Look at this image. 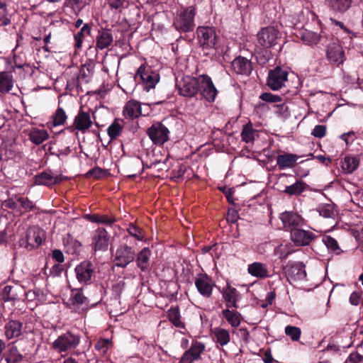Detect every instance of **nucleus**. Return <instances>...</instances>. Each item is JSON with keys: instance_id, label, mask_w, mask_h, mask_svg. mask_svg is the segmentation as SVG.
<instances>
[{"instance_id": "nucleus-1", "label": "nucleus", "mask_w": 363, "mask_h": 363, "mask_svg": "<svg viewBox=\"0 0 363 363\" xmlns=\"http://www.w3.org/2000/svg\"><path fill=\"white\" fill-rule=\"evenodd\" d=\"M196 8L194 6L182 7L177 12L173 26L180 33H189L194 30Z\"/></svg>"}, {"instance_id": "nucleus-2", "label": "nucleus", "mask_w": 363, "mask_h": 363, "mask_svg": "<svg viewBox=\"0 0 363 363\" xmlns=\"http://www.w3.org/2000/svg\"><path fill=\"white\" fill-rule=\"evenodd\" d=\"M197 40L199 46L203 50H216L219 38L215 28L212 26H199L196 29Z\"/></svg>"}, {"instance_id": "nucleus-3", "label": "nucleus", "mask_w": 363, "mask_h": 363, "mask_svg": "<svg viewBox=\"0 0 363 363\" xmlns=\"http://www.w3.org/2000/svg\"><path fill=\"white\" fill-rule=\"evenodd\" d=\"M80 335L69 331L59 335L51 344V348L58 353L74 350L79 345Z\"/></svg>"}, {"instance_id": "nucleus-4", "label": "nucleus", "mask_w": 363, "mask_h": 363, "mask_svg": "<svg viewBox=\"0 0 363 363\" xmlns=\"http://www.w3.org/2000/svg\"><path fill=\"white\" fill-rule=\"evenodd\" d=\"M279 34V31L273 26L262 28L257 34L255 50L257 52H261L262 50L275 45Z\"/></svg>"}, {"instance_id": "nucleus-5", "label": "nucleus", "mask_w": 363, "mask_h": 363, "mask_svg": "<svg viewBox=\"0 0 363 363\" xmlns=\"http://www.w3.org/2000/svg\"><path fill=\"white\" fill-rule=\"evenodd\" d=\"M134 79L137 82L142 83L144 89L149 91L150 89L155 88L160 80V76L150 67L143 64L138 69Z\"/></svg>"}, {"instance_id": "nucleus-6", "label": "nucleus", "mask_w": 363, "mask_h": 363, "mask_svg": "<svg viewBox=\"0 0 363 363\" xmlns=\"http://www.w3.org/2000/svg\"><path fill=\"white\" fill-rule=\"evenodd\" d=\"M45 239V233L39 227L34 225L29 228L26 235L19 240V245L31 250L40 246Z\"/></svg>"}, {"instance_id": "nucleus-7", "label": "nucleus", "mask_w": 363, "mask_h": 363, "mask_svg": "<svg viewBox=\"0 0 363 363\" xmlns=\"http://www.w3.org/2000/svg\"><path fill=\"white\" fill-rule=\"evenodd\" d=\"M89 299L84 296L82 289H72L69 298L65 301L66 306L72 311L82 313L87 308Z\"/></svg>"}, {"instance_id": "nucleus-8", "label": "nucleus", "mask_w": 363, "mask_h": 363, "mask_svg": "<svg viewBox=\"0 0 363 363\" xmlns=\"http://www.w3.org/2000/svg\"><path fill=\"white\" fill-rule=\"evenodd\" d=\"M297 36L304 45L312 48L319 44L325 45L328 41V37L323 30L317 33L308 29H301L298 31Z\"/></svg>"}, {"instance_id": "nucleus-9", "label": "nucleus", "mask_w": 363, "mask_h": 363, "mask_svg": "<svg viewBox=\"0 0 363 363\" xmlns=\"http://www.w3.org/2000/svg\"><path fill=\"white\" fill-rule=\"evenodd\" d=\"M199 93L201 98L208 102L213 103L215 101L218 91L208 75H199Z\"/></svg>"}, {"instance_id": "nucleus-10", "label": "nucleus", "mask_w": 363, "mask_h": 363, "mask_svg": "<svg viewBox=\"0 0 363 363\" xmlns=\"http://www.w3.org/2000/svg\"><path fill=\"white\" fill-rule=\"evenodd\" d=\"M199 76L194 77L191 76L184 77L177 84L179 93L185 97L191 98L199 93Z\"/></svg>"}, {"instance_id": "nucleus-11", "label": "nucleus", "mask_w": 363, "mask_h": 363, "mask_svg": "<svg viewBox=\"0 0 363 363\" xmlns=\"http://www.w3.org/2000/svg\"><path fill=\"white\" fill-rule=\"evenodd\" d=\"M326 57L330 64L336 66L342 65L346 60L343 48L337 40L327 45Z\"/></svg>"}, {"instance_id": "nucleus-12", "label": "nucleus", "mask_w": 363, "mask_h": 363, "mask_svg": "<svg viewBox=\"0 0 363 363\" xmlns=\"http://www.w3.org/2000/svg\"><path fill=\"white\" fill-rule=\"evenodd\" d=\"M135 258V252L133 247L127 245L119 246L114 255L115 265L124 268L132 262Z\"/></svg>"}, {"instance_id": "nucleus-13", "label": "nucleus", "mask_w": 363, "mask_h": 363, "mask_svg": "<svg viewBox=\"0 0 363 363\" xmlns=\"http://www.w3.org/2000/svg\"><path fill=\"white\" fill-rule=\"evenodd\" d=\"M150 140L155 145H163L169 140V131L161 123H153L147 130Z\"/></svg>"}, {"instance_id": "nucleus-14", "label": "nucleus", "mask_w": 363, "mask_h": 363, "mask_svg": "<svg viewBox=\"0 0 363 363\" xmlns=\"http://www.w3.org/2000/svg\"><path fill=\"white\" fill-rule=\"evenodd\" d=\"M288 72L277 67L270 70L267 78V85L272 90H279L287 81Z\"/></svg>"}, {"instance_id": "nucleus-15", "label": "nucleus", "mask_w": 363, "mask_h": 363, "mask_svg": "<svg viewBox=\"0 0 363 363\" xmlns=\"http://www.w3.org/2000/svg\"><path fill=\"white\" fill-rule=\"evenodd\" d=\"M110 235L103 228H98L91 238V246L94 251H106L109 244Z\"/></svg>"}, {"instance_id": "nucleus-16", "label": "nucleus", "mask_w": 363, "mask_h": 363, "mask_svg": "<svg viewBox=\"0 0 363 363\" xmlns=\"http://www.w3.org/2000/svg\"><path fill=\"white\" fill-rule=\"evenodd\" d=\"M205 349L204 343L197 340L192 341L190 348L185 351L182 355L180 363H193L194 361L199 359Z\"/></svg>"}, {"instance_id": "nucleus-17", "label": "nucleus", "mask_w": 363, "mask_h": 363, "mask_svg": "<svg viewBox=\"0 0 363 363\" xmlns=\"http://www.w3.org/2000/svg\"><path fill=\"white\" fill-rule=\"evenodd\" d=\"M316 238V235L309 231L295 228L291 230V239L296 246H307Z\"/></svg>"}, {"instance_id": "nucleus-18", "label": "nucleus", "mask_w": 363, "mask_h": 363, "mask_svg": "<svg viewBox=\"0 0 363 363\" xmlns=\"http://www.w3.org/2000/svg\"><path fill=\"white\" fill-rule=\"evenodd\" d=\"M195 286L202 296L210 298L212 295L215 283L208 275L199 274L195 279Z\"/></svg>"}, {"instance_id": "nucleus-19", "label": "nucleus", "mask_w": 363, "mask_h": 363, "mask_svg": "<svg viewBox=\"0 0 363 363\" xmlns=\"http://www.w3.org/2000/svg\"><path fill=\"white\" fill-rule=\"evenodd\" d=\"M92 125V121L89 112L80 108L74 117L73 128L77 131L85 133Z\"/></svg>"}, {"instance_id": "nucleus-20", "label": "nucleus", "mask_w": 363, "mask_h": 363, "mask_svg": "<svg viewBox=\"0 0 363 363\" xmlns=\"http://www.w3.org/2000/svg\"><path fill=\"white\" fill-rule=\"evenodd\" d=\"M280 219L283 223L284 228L291 230L295 228L301 227L304 223L303 218L294 212L286 211L280 215Z\"/></svg>"}, {"instance_id": "nucleus-21", "label": "nucleus", "mask_w": 363, "mask_h": 363, "mask_svg": "<svg viewBox=\"0 0 363 363\" xmlns=\"http://www.w3.org/2000/svg\"><path fill=\"white\" fill-rule=\"evenodd\" d=\"M75 273L77 279L80 283L86 284L91 281L94 268L90 262H83L76 267Z\"/></svg>"}, {"instance_id": "nucleus-22", "label": "nucleus", "mask_w": 363, "mask_h": 363, "mask_svg": "<svg viewBox=\"0 0 363 363\" xmlns=\"http://www.w3.org/2000/svg\"><path fill=\"white\" fill-rule=\"evenodd\" d=\"M232 69L238 74L249 75L252 69V62L244 57H236L231 63Z\"/></svg>"}, {"instance_id": "nucleus-23", "label": "nucleus", "mask_w": 363, "mask_h": 363, "mask_svg": "<svg viewBox=\"0 0 363 363\" xmlns=\"http://www.w3.org/2000/svg\"><path fill=\"white\" fill-rule=\"evenodd\" d=\"M247 272L251 276L258 279H266L272 277L267 264L259 262H255L248 264Z\"/></svg>"}, {"instance_id": "nucleus-24", "label": "nucleus", "mask_w": 363, "mask_h": 363, "mask_svg": "<svg viewBox=\"0 0 363 363\" xmlns=\"http://www.w3.org/2000/svg\"><path fill=\"white\" fill-rule=\"evenodd\" d=\"M23 331V323L18 320H9L4 325V335L7 340L20 337Z\"/></svg>"}, {"instance_id": "nucleus-25", "label": "nucleus", "mask_w": 363, "mask_h": 363, "mask_svg": "<svg viewBox=\"0 0 363 363\" xmlns=\"http://www.w3.org/2000/svg\"><path fill=\"white\" fill-rule=\"evenodd\" d=\"M288 278L293 281L303 280L306 277L305 265L302 262H295L287 266Z\"/></svg>"}, {"instance_id": "nucleus-26", "label": "nucleus", "mask_w": 363, "mask_h": 363, "mask_svg": "<svg viewBox=\"0 0 363 363\" xmlns=\"http://www.w3.org/2000/svg\"><path fill=\"white\" fill-rule=\"evenodd\" d=\"M222 295L225 301H227V306L238 308V301L240 298L238 291L228 284L223 289Z\"/></svg>"}, {"instance_id": "nucleus-27", "label": "nucleus", "mask_w": 363, "mask_h": 363, "mask_svg": "<svg viewBox=\"0 0 363 363\" xmlns=\"http://www.w3.org/2000/svg\"><path fill=\"white\" fill-rule=\"evenodd\" d=\"M298 157L295 154L285 153L277 157V164L279 169L292 168L296 164Z\"/></svg>"}, {"instance_id": "nucleus-28", "label": "nucleus", "mask_w": 363, "mask_h": 363, "mask_svg": "<svg viewBox=\"0 0 363 363\" xmlns=\"http://www.w3.org/2000/svg\"><path fill=\"white\" fill-rule=\"evenodd\" d=\"M60 176H54L50 172H43L34 177V184L36 185L50 186L60 182Z\"/></svg>"}, {"instance_id": "nucleus-29", "label": "nucleus", "mask_w": 363, "mask_h": 363, "mask_svg": "<svg viewBox=\"0 0 363 363\" xmlns=\"http://www.w3.org/2000/svg\"><path fill=\"white\" fill-rule=\"evenodd\" d=\"M123 116L128 118H135L142 115L141 104L137 101H128L123 108Z\"/></svg>"}, {"instance_id": "nucleus-30", "label": "nucleus", "mask_w": 363, "mask_h": 363, "mask_svg": "<svg viewBox=\"0 0 363 363\" xmlns=\"http://www.w3.org/2000/svg\"><path fill=\"white\" fill-rule=\"evenodd\" d=\"M113 35L109 30H99L96 38V49L104 50L110 46L113 42Z\"/></svg>"}, {"instance_id": "nucleus-31", "label": "nucleus", "mask_w": 363, "mask_h": 363, "mask_svg": "<svg viewBox=\"0 0 363 363\" xmlns=\"http://www.w3.org/2000/svg\"><path fill=\"white\" fill-rule=\"evenodd\" d=\"M49 138V133L44 128H33L28 133V139L35 145H40Z\"/></svg>"}, {"instance_id": "nucleus-32", "label": "nucleus", "mask_w": 363, "mask_h": 363, "mask_svg": "<svg viewBox=\"0 0 363 363\" xmlns=\"http://www.w3.org/2000/svg\"><path fill=\"white\" fill-rule=\"evenodd\" d=\"M167 317L176 328L185 329V324L182 319L178 306L170 307L167 311Z\"/></svg>"}, {"instance_id": "nucleus-33", "label": "nucleus", "mask_w": 363, "mask_h": 363, "mask_svg": "<svg viewBox=\"0 0 363 363\" xmlns=\"http://www.w3.org/2000/svg\"><path fill=\"white\" fill-rule=\"evenodd\" d=\"M150 256L151 251L148 247H145L138 252L136 257V263L141 271L146 272L149 269Z\"/></svg>"}, {"instance_id": "nucleus-34", "label": "nucleus", "mask_w": 363, "mask_h": 363, "mask_svg": "<svg viewBox=\"0 0 363 363\" xmlns=\"http://www.w3.org/2000/svg\"><path fill=\"white\" fill-rule=\"evenodd\" d=\"M215 341L220 346L226 345L230 340V333L228 330L220 327H216L211 330Z\"/></svg>"}, {"instance_id": "nucleus-35", "label": "nucleus", "mask_w": 363, "mask_h": 363, "mask_svg": "<svg viewBox=\"0 0 363 363\" xmlns=\"http://www.w3.org/2000/svg\"><path fill=\"white\" fill-rule=\"evenodd\" d=\"M16 199L18 204L19 210H18V213L19 215H23L36 208L34 202L30 201L28 197L16 195Z\"/></svg>"}, {"instance_id": "nucleus-36", "label": "nucleus", "mask_w": 363, "mask_h": 363, "mask_svg": "<svg viewBox=\"0 0 363 363\" xmlns=\"http://www.w3.org/2000/svg\"><path fill=\"white\" fill-rule=\"evenodd\" d=\"M13 86V76L8 72H0V93L9 92Z\"/></svg>"}, {"instance_id": "nucleus-37", "label": "nucleus", "mask_w": 363, "mask_h": 363, "mask_svg": "<svg viewBox=\"0 0 363 363\" xmlns=\"http://www.w3.org/2000/svg\"><path fill=\"white\" fill-rule=\"evenodd\" d=\"M67 119L65 111L62 107H58L51 116V120L48 123V126L55 127L63 125Z\"/></svg>"}, {"instance_id": "nucleus-38", "label": "nucleus", "mask_w": 363, "mask_h": 363, "mask_svg": "<svg viewBox=\"0 0 363 363\" xmlns=\"http://www.w3.org/2000/svg\"><path fill=\"white\" fill-rule=\"evenodd\" d=\"M124 122L123 120L116 118L108 126L107 133L111 140H116L121 135L123 130Z\"/></svg>"}, {"instance_id": "nucleus-39", "label": "nucleus", "mask_w": 363, "mask_h": 363, "mask_svg": "<svg viewBox=\"0 0 363 363\" xmlns=\"http://www.w3.org/2000/svg\"><path fill=\"white\" fill-rule=\"evenodd\" d=\"M223 317L233 328H237L241 322V315L236 311L226 308L222 311Z\"/></svg>"}, {"instance_id": "nucleus-40", "label": "nucleus", "mask_w": 363, "mask_h": 363, "mask_svg": "<svg viewBox=\"0 0 363 363\" xmlns=\"http://www.w3.org/2000/svg\"><path fill=\"white\" fill-rule=\"evenodd\" d=\"M306 186L307 184L305 182L301 180H297L292 184L286 186L283 192L289 196H298L306 189Z\"/></svg>"}, {"instance_id": "nucleus-41", "label": "nucleus", "mask_w": 363, "mask_h": 363, "mask_svg": "<svg viewBox=\"0 0 363 363\" xmlns=\"http://www.w3.org/2000/svg\"><path fill=\"white\" fill-rule=\"evenodd\" d=\"M359 164V160L355 157H345L342 162L341 167L346 174L355 171Z\"/></svg>"}, {"instance_id": "nucleus-42", "label": "nucleus", "mask_w": 363, "mask_h": 363, "mask_svg": "<svg viewBox=\"0 0 363 363\" xmlns=\"http://www.w3.org/2000/svg\"><path fill=\"white\" fill-rule=\"evenodd\" d=\"M328 6L334 11L345 12L351 6V0H326Z\"/></svg>"}, {"instance_id": "nucleus-43", "label": "nucleus", "mask_w": 363, "mask_h": 363, "mask_svg": "<svg viewBox=\"0 0 363 363\" xmlns=\"http://www.w3.org/2000/svg\"><path fill=\"white\" fill-rule=\"evenodd\" d=\"M85 217L91 222L111 225L115 222V218L107 215L86 214Z\"/></svg>"}, {"instance_id": "nucleus-44", "label": "nucleus", "mask_w": 363, "mask_h": 363, "mask_svg": "<svg viewBox=\"0 0 363 363\" xmlns=\"http://www.w3.org/2000/svg\"><path fill=\"white\" fill-rule=\"evenodd\" d=\"M323 242L327 247L328 250L336 255L341 252V249L335 239L330 235H324L323 237Z\"/></svg>"}, {"instance_id": "nucleus-45", "label": "nucleus", "mask_w": 363, "mask_h": 363, "mask_svg": "<svg viewBox=\"0 0 363 363\" xmlns=\"http://www.w3.org/2000/svg\"><path fill=\"white\" fill-rule=\"evenodd\" d=\"M111 346L112 341L111 339H99L94 347L101 355H104Z\"/></svg>"}, {"instance_id": "nucleus-46", "label": "nucleus", "mask_w": 363, "mask_h": 363, "mask_svg": "<svg viewBox=\"0 0 363 363\" xmlns=\"http://www.w3.org/2000/svg\"><path fill=\"white\" fill-rule=\"evenodd\" d=\"M255 130L252 128V125L247 124L244 125L241 133L242 140L247 143H252L255 139Z\"/></svg>"}, {"instance_id": "nucleus-47", "label": "nucleus", "mask_w": 363, "mask_h": 363, "mask_svg": "<svg viewBox=\"0 0 363 363\" xmlns=\"http://www.w3.org/2000/svg\"><path fill=\"white\" fill-rule=\"evenodd\" d=\"M285 333L290 337L292 341H298L301 335V330L299 328L292 325H287L285 328Z\"/></svg>"}, {"instance_id": "nucleus-48", "label": "nucleus", "mask_w": 363, "mask_h": 363, "mask_svg": "<svg viewBox=\"0 0 363 363\" xmlns=\"http://www.w3.org/2000/svg\"><path fill=\"white\" fill-rule=\"evenodd\" d=\"M90 27L87 23H85L80 31H79L77 34L74 35V39L76 40V46L77 48H80L82 46V43L83 41V38L85 35H89L90 33Z\"/></svg>"}, {"instance_id": "nucleus-49", "label": "nucleus", "mask_w": 363, "mask_h": 363, "mask_svg": "<svg viewBox=\"0 0 363 363\" xmlns=\"http://www.w3.org/2000/svg\"><path fill=\"white\" fill-rule=\"evenodd\" d=\"M274 113L281 118H286L290 116L289 108L287 104L282 103L274 106Z\"/></svg>"}, {"instance_id": "nucleus-50", "label": "nucleus", "mask_w": 363, "mask_h": 363, "mask_svg": "<svg viewBox=\"0 0 363 363\" xmlns=\"http://www.w3.org/2000/svg\"><path fill=\"white\" fill-rule=\"evenodd\" d=\"M128 231L131 236L134 237L138 240H143L145 237L143 230L133 223L129 224Z\"/></svg>"}, {"instance_id": "nucleus-51", "label": "nucleus", "mask_w": 363, "mask_h": 363, "mask_svg": "<svg viewBox=\"0 0 363 363\" xmlns=\"http://www.w3.org/2000/svg\"><path fill=\"white\" fill-rule=\"evenodd\" d=\"M22 359V355L18 352L16 347H12L9 350V353L6 357L8 363H17Z\"/></svg>"}, {"instance_id": "nucleus-52", "label": "nucleus", "mask_w": 363, "mask_h": 363, "mask_svg": "<svg viewBox=\"0 0 363 363\" xmlns=\"http://www.w3.org/2000/svg\"><path fill=\"white\" fill-rule=\"evenodd\" d=\"M259 99L267 103H279L282 101L281 97L279 95H275L269 92L262 93L259 96Z\"/></svg>"}, {"instance_id": "nucleus-53", "label": "nucleus", "mask_w": 363, "mask_h": 363, "mask_svg": "<svg viewBox=\"0 0 363 363\" xmlns=\"http://www.w3.org/2000/svg\"><path fill=\"white\" fill-rule=\"evenodd\" d=\"M2 207L8 208L15 211L18 213V210H19L18 201L16 199V195H13L11 198H9L6 200H4L1 203Z\"/></svg>"}, {"instance_id": "nucleus-54", "label": "nucleus", "mask_w": 363, "mask_h": 363, "mask_svg": "<svg viewBox=\"0 0 363 363\" xmlns=\"http://www.w3.org/2000/svg\"><path fill=\"white\" fill-rule=\"evenodd\" d=\"M326 126L323 125H315L311 133V135L318 138H322L325 135Z\"/></svg>"}, {"instance_id": "nucleus-55", "label": "nucleus", "mask_w": 363, "mask_h": 363, "mask_svg": "<svg viewBox=\"0 0 363 363\" xmlns=\"http://www.w3.org/2000/svg\"><path fill=\"white\" fill-rule=\"evenodd\" d=\"M13 286H6L4 289V298L6 301L16 299V294L13 292Z\"/></svg>"}, {"instance_id": "nucleus-56", "label": "nucleus", "mask_w": 363, "mask_h": 363, "mask_svg": "<svg viewBox=\"0 0 363 363\" xmlns=\"http://www.w3.org/2000/svg\"><path fill=\"white\" fill-rule=\"evenodd\" d=\"M319 212L320 215L324 218H333L335 216V212L330 206L321 208Z\"/></svg>"}, {"instance_id": "nucleus-57", "label": "nucleus", "mask_w": 363, "mask_h": 363, "mask_svg": "<svg viewBox=\"0 0 363 363\" xmlns=\"http://www.w3.org/2000/svg\"><path fill=\"white\" fill-rule=\"evenodd\" d=\"M342 140H343L347 145H349L350 143H352L355 137V133L354 131H350L347 133H345L342 134L340 137Z\"/></svg>"}, {"instance_id": "nucleus-58", "label": "nucleus", "mask_w": 363, "mask_h": 363, "mask_svg": "<svg viewBox=\"0 0 363 363\" xmlns=\"http://www.w3.org/2000/svg\"><path fill=\"white\" fill-rule=\"evenodd\" d=\"M107 4L111 9H118L124 7L125 0H106Z\"/></svg>"}, {"instance_id": "nucleus-59", "label": "nucleus", "mask_w": 363, "mask_h": 363, "mask_svg": "<svg viewBox=\"0 0 363 363\" xmlns=\"http://www.w3.org/2000/svg\"><path fill=\"white\" fill-rule=\"evenodd\" d=\"M362 298V293L359 291H354L350 296V303L353 306L359 305Z\"/></svg>"}, {"instance_id": "nucleus-60", "label": "nucleus", "mask_w": 363, "mask_h": 363, "mask_svg": "<svg viewBox=\"0 0 363 363\" xmlns=\"http://www.w3.org/2000/svg\"><path fill=\"white\" fill-rule=\"evenodd\" d=\"M52 257L58 263H62L65 260L64 255L60 250H54L52 252Z\"/></svg>"}, {"instance_id": "nucleus-61", "label": "nucleus", "mask_w": 363, "mask_h": 363, "mask_svg": "<svg viewBox=\"0 0 363 363\" xmlns=\"http://www.w3.org/2000/svg\"><path fill=\"white\" fill-rule=\"evenodd\" d=\"M124 286H125V282L123 281H119L113 286V290L116 293L120 294L123 290Z\"/></svg>"}, {"instance_id": "nucleus-62", "label": "nucleus", "mask_w": 363, "mask_h": 363, "mask_svg": "<svg viewBox=\"0 0 363 363\" xmlns=\"http://www.w3.org/2000/svg\"><path fill=\"white\" fill-rule=\"evenodd\" d=\"M264 362L265 363H272L274 358L269 351H265L264 354Z\"/></svg>"}, {"instance_id": "nucleus-63", "label": "nucleus", "mask_w": 363, "mask_h": 363, "mask_svg": "<svg viewBox=\"0 0 363 363\" xmlns=\"http://www.w3.org/2000/svg\"><path fill=\"white\" fill-rule=\"evenodd\" d=\"M6 14V4L0 1V19L4 18Z\"/></svg>"}, {"instance_id": "nucleus-64", "label": "nucleus", "mask_w": 363, "mask_h": 363, "mask_svg": "<svg viewBox=\"0 0 363 363\" xmlns=\"http://www.w3.org/2000/svg\"><path fill=\"white\" fill-rule=\"evenodd\" d=\"M63 363H79L77 362V359H75L74 357H69L67 358H66L64 361H63Z\"/></svg>"}]
</instances>
